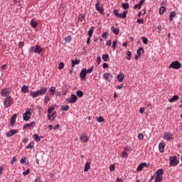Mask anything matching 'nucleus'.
<instances>
[{"instance_id": "obj_1", "label": "nucleus", "mask_w": 182, "mask_h": 182, "mask_svg": "<svg viewBox=\"0 0 182 182\" xmlns=\"http://www.w3.org/2000/svg\"><path fill=\"white\" fill-rule=\"evenodd\" d=\"M46 92H48V87H41L40 90H38L36 92L31 90L30 96H31L33 99H35V97H38V96H43V95H46Z\"/></svg>"}, {"instance_id": "obj_2", "label": "nucleus", "mask_w": 182, "mask_h": 182, "mask_svg": "<svg viewBox=\"0 0 182 182\" xmlns=\"http://www.w3.org/2000/svg\"><path fill=\"white\" fill-rule=\"evenodd\" d=\"M113 12L114 15H115L117 18H122V19H124L125 18H127L129 11L124 10L122 14H119L117 9H114Z\"/></svg>"}, {"instance_id": "obj_3", "label": "nucleus", "mask_w": 182, "mask_h": 182, "mask_svg": "<svg viewBox=\"0 0 182 182\" xmlns=\"http://www.w3.org/2000/svg\"><path fill=\"white\" fill-rule=\"evenodd\" d=\"M14 105V99L11 96L6 97L4 102L5 107H11Z\"/></svg>"}, {"instance_id": "obj_4", "label": "nucleus", "mask_w": 182, "mask_h": 182, "mask_svg": "<svg viewBox=\"0 0 182 182\" xmlns=\"http://www.w3.org/2000/svg\"><path fill=\"white\" fill-rule=\"evenodd\" d=\"M170 162H169V166L171 167H173L177 166L180 163V161L177 160V156H170L169 158Z\"/></svg>"}, {"instance_id": "obj_5", "label": "nucleus", "mask_w": 182, "mask_h": 182, "mask_svg": "<svg viewBox=\"0 0 182 182\" xmlns=\"http://www.w3.org/2000/svg\"><path fill=\"white\" fill-rule=\"evenodd\" d=\"M181 68V63L178 61H173L169 65V69H180Z\"/></svg>"}, {"instance_id": "obj_6", "label": "nucleus", "mask_w": 182, "mask_h": 182, "mask_svg": "<svg viewBox=\"0 0 182 182\" xmlns=\"http://www.w3.org/2000/svg\"><path fill=\"white\" fill-rule=\"evenodd\" d=\"M100 0H97V3L95 4V9L96 11L100 12L101 15H103L105 14V9L103 7H100Z\"/></svg>"}, {"instance_id": "obj_7", "label": "nucleus", "mask_w": 182, "mask_h": 182, "mask_svg": "<svg viewBox=\"0 0 182 182\" xmlns=\"http://www.w3.org/2000/svg\"><path fill=\"white\" fill-rule=\"evenodd\" d=\"M30 49L31 50H33L34 53H38V55H41V53L42 52V50H43V48H41V46L38 45L35 46V48H33V47H31Z\"/></svg>"}, {"instance_id": "obj_8", "label": "nucleus", "mask_w": 182, "mask_h": 182, "mask_svg": "<svg viewBox=\"0 0 182 182\" xmlns=\"http://www.w3.org/2000/svg\"><path fill=\"white\" fill-rule=\"evenodd\" d=\"M66 102H68V103H76V102H77V97L76 95L73 94L70 98L66 99Z\"/></svg>"}, {"instance_id": "obj_9", "label": "nucleus", "mask_w": 182, "mask_h": 182, "mask_svg": "<svg viewBox=\"0 0 182 182\" xmlns=\"http://www.w3.org/2000/svg\"><path fill=\"white\" fill-rule=\"evenodd\" d=\"M29 119H31V111L28 109H26V112H25L23 114V119L25 122H28V120H29Z\"/></svg>"}, {"instance_id": "obj_10", "label": "nucleus", "mask_w": 182, "mask_h": 182, "mask_svg": "<svg viewBox=\"0 0 182 182\" xmlns=\"http://www.w3.org/2000/svg\"><path fill=\"white\" fill-rule=\"evenodd\" d=\"M47 117L48 120L53 122V120H55V119H56V112L48 113Z\"/></svg>"}, {"instance_id": "obj_11", "label": "nucleus", "mask_w": 182, "mask_h": 182, "mask_svg": "<svg viewBox=\"0 0 182 182\" xmlns=\"http://www.w3.org/2000/svg\"><path fill=\"white\" fill-rule=\"evenodd\" d=\"M103 77L106 80H107V82H111L112 79H113V75L109 73H105Z\"/></svg>"}, {"instance_id": "obj_12", "label": "nucleus", "mask_w": 182, "mask_h": 182, "mask_svg": "<svg viewBox=\"0 0 182 182\" xmlns=\"http://www.w3.org/2000/svg\"><path fill=\"white\" fill-rule=\"evenodd\" d=\"M80 77L81 80H86V68L81 70L80 73Z\"/></svg>"}, {"instance_id": "obj_13", "label": "nucleus", "mask_w": 182, "mask_h": 182, "mask_svg": "<svg viewBox=\"0 0 182 182\" xmlns=\"http://www.w3.org/2000/svg\"><path fill=\"white\" fill-rule=\"evenodd\" d=\"M164 139L167 141H170L173 139V134L171 133H165L164 135Z\"/></svg>"}, {"instance_id": "obj_14", "label": "nucleus", "mask_w": 182, "mask_h": 182, "mask_svg": "<svg viewBox=\"0 0 182 182\" xmlns=\"http://www.w3.org/2000/svg\"><path fill=\"white\" fill-rule=\"evenodd\" d=\"M18 133V130L16 129H11L7 134L6 136L7 137H12V136H15Z\"/></svg>"}, {"instance_id": "obj_15", "label": "nucleus", "mask_w": 182, "mask_h": 182, "mask_svg": "<svg viewBox=\"0 0 182 182\" xmlns=\"http://www.w3.org/2000/svg\"><path fill=\"white\" fill-rule=\"evenodd\" d=\"M16 114H13L11 117V126H15V123H16Z\"/></svg>"}, {"instance_id": "obj_16", "label": "nucleus", "mask_w": 182, "mask_h": 182, "mask_svg": "<svg viewBox=\"0 0 182 182\" xmlns=\"http://www.w3.org/2000/svg\"><path fill=\"white\" fill-rule=\"evenodd\" d=\"M80 140H81V141H83V143H86L89 141V137H87L85 134H82L80 136Z\"/></svg>"}, {"instance_id": "obj_17", "label": "nucleus", "mask_w": 182, "mask_h": 182, "mask_svg": "<svg viewBox=\"0 0 182 182\" xmlns=\"http://www.w3.org/2000/svg\"><path fill=\"white\" fill-rule=\"evenodd\" d=\"M164 147H166V144L164 143H159V149L160 153H164Z\"/></svg>"}, {"instance_id": "obj_18", "label": "nucleus", "mask_w": 182, "mask_h": 182, "mask_svg": "<svg viewBox=\"0 0 182 182\" xmlns=\"http://www.w3.org/2000/svg\"><path fill=\"white\" fill-rule=\"evenodd\" d=\"M30 25L31 28H36L38 26V22L36 21V20H35V18H33L30 22Z\"/></svg>"}, {"instance_id": "obj_19", "label": "nucleus", "mask_w": 182, "mask_h": 182, "mask_svg": "<svg viewBox=\"0 0 182 182\" xmlns=\"http://www.w3.org/2000/svg\"><path fill=\"white\" fill-rule=\"evenodd\" d=\"M111 31L113 32V33H114V35H119V32H120V29L119 28H114V26H112L111 28Z\"/></svg>"}, {"instance_id": "obj_20", "label": "nucleus", "mask_w": 182, "mask_h": 182, "mask_svg": "<svg viewBox=\"0 0 182 182\" xmlns=\"http://www.w3.org/2000/svg\"><path fill=\"white\" fill-rule=\"evenodd\" d=\"M180 99V97L178 95H173V97L168 99V102L170 103H173V102H176V100H178Z\"/></svg>"}, {"instance_id": "obj_21", "label": "nucleus", "mask_w": 182, "mask_h": 182, "mask_svg": "<svg viewBox=\"0 0 182 182\" xmlns=\"http://www.w3.org/2000/svg\"><path fill=\"white\" fill-rule=\"evenodd\" d=\"M156 176L158 177H161V176H163L164 174V170L163 169H158L156 171Z\"/></svg>"}, {"instance_id": "obj_22", "label": "nucleus", "mask_w": 182, "mask_h": 182, "mask_svg": "<svg viewBox=\"0 0 182 182\" xmlns=\"http://www.w3.org/2000/svg\"><path fill=\"white\" fill-rule=\"evenodd\" d=\"M71 63H72V68H75L76 65H79L80 63V60H77L75 58V60H72Z\"/></svg>"}, {"instance_id": "obj_23", "label": "nucleus", "mask_w": 182, "mask_h": 182, "mask_svg": "<svg viewBox=\"0 0 182 182\" xmlns=\"http://www.w3.org/2000/svg\"><path fill=\"white\" fill-rule=\"evenodd\" d=\"M117 79L119 82H122L123 80H124V74L121 73L117 76Z\"/></svg>"}, {"instance_id": "obj_24", "label": "nucleus", "mask_w": 182, "mask_h": 182, "mask_svg": "<svg viewBox=\"0 0 182 182\" xmlns=\"http://www.w3.org/2000/svg\"><path fill=\"white\" fill-rule=\"evenodd\" d=\"M48 92H49V95L50 96L55 95V92H56V87H50V90Z\"/></svg>"}, {"instance_id": "obj_25", "label": "nucleus", "mask_w": 182, "mask_h": 182, "mask_svg": "<svg viewBox=\"0 0 182 182\" xmlns=\"http://www.w3.org/2000/svg\"><path fill=\"white\" fill-rule=\"evenodd\" d=\"M1 95L2 96V97H5V96H8V95H9V92L7 88L4 89L1 92Z\"/></svg>"}, {"instance_id": "obj_26", "label": "nucleus", "mask_w": 182, "mask_h": 182, "mask_svg": "<svg viewBox=\"0 0 182 182\" xmlns=\"http://www.w3.org/2000/svg\"><path fill=\"white\" fill-rule=\"evenodd\" d=\"M93 32H95V28L93 26L88 31L87 35L88 37L92 38V35H93Z\"/></svg>"}, {"instance_id": "obj_27", "label": "nucleus", "mask_w": 182, "mask_h": 182, "mask_svg": "<svg viewBox=\"0 0 182 182\" xmlns=\"http://www.w3.org/2000/svg\"><path fill=\"white\" fill-rule=\"evenodd\" d=\"M89 168H90V162H86L84 168V171H89Z\"/></svg>"}, {"instance_id": "obj_28", "label": "nucleus", "mask_w": 182, "mask_h": 182, "mask_svg": "<svg viewBox=\"0 0 182 182\" xmlns=\"http://www.w3.org/2000/svg\"><path fill=\"white\" fill-rule=\"evenodd\" d=\"M176 16V11H171L169 15V21H173V18Z\"/></svg>"}, {"instance_id": "obj_29", "label": "nucleus", "mask_w": 182, "mask_h": 182, "mask_svg": "<svg viewBox=\"0 0 182 182\" xmlns=\"http://www.w3.org/2000/svg\"><path fill=\"white\" fill-rule=\"evenodd\" d=\"M102 58L104 60V62H107V60H109V54H103L102 55Z\"/></svg>"}, {"instance_id": "obj_30", "label": "nucleus", "mask_w": 182, "mask_h": 182, "mask_svg": "<svg viewBox=\"0 0 182 182\" xmlns=\"http://www.w3.org/2000/svg\"><path fill=\"white\" fill-rule=\"evenodd\" d=\"M33 139H34L36 141H41V136L38 134H36L33 136Z\"/></svg>"}, {"instance_id": "obj_31", "label": "nucleus", "mask_w": 182, "mask_h": 182, "mask_svg": "<svg viewBox=\"0 0 182 182\" xmlns=\"http://www.w3.org/2000/svg\"><path fill=\"white\" fill-rule=\"evenodd\" d=\"M122 6L124 11H127V9L129 8V3H124L122 4Z\"/></svg>"}, {"instance_id": "obj_32", "label": "nucleus", "mask_w": 182, "mask_h": 182, "mask_svg": "<svg viewBox=\"0 0 182 182\" xmlns=\"http://www.w3.org/2000/svg\"><path fill=\"white\" fill-rule=\"evenodd\" d=\"M68 109H69V105H65V106L62 105L61 106L62 112H68Z\"/></svg>"}, {"instance_id": "obj_33", "label": "nucleus", "mask_w": 182, "mask_h": 182, "mask_svg": "<svg viewBox=\"0 0 182 182\" xmlns=\"http://www.w3.org/2000/svg\"><path fill=\"white\" fill-rule=\"evenodd\" d=\"M141 51H142V53H144V49L143 48H139L137 51H136V53L139 56H140V55H141Z\"/></svg>"}, {"instance_id": "obj_34", "label": "nucleus", "mask_w": 182, "mask_h": 182, "mask_svg": "<svg viewBox=\"0 0 182 182\" xmlns=\"http://www.w3.org/2000/svg\"><path fill=\"white\" fill-rule=\"evenodd\" d=\"M28 90V86L26 85H23L21 87V92H23V93H27Z\"/></svg>"}, {"instance_id": "obj_35", "label": "nucleus", "mask_w": 182, "mask_h": 182, "mask_svg": "<svg viewBox=\"0 0 182 182\" xmlns=\"http://www.w3.org/2000/svg\"><path fill=\"white\" fill-rule=\"evenodd\" d=\"M126 59H127V60H130L132 59V52L131 51L127 52Z\"/></svg>"}, {"instance_id": "obj_36", "label": "nucleus", "mask_w": 182, "mask_h": 182, "mask_svg": "<svg viewBox=\"0 0 182 182\" xmlns=\"http://www.w3.org/2000/svg\"><path fill=\"white\" fill-rule=\"evenodd\" d=\"M163 181L162 176H156L154 179V182H161Z\"/></svg>"}, {"instance_id": "obj_37", "label": "nucleus", "mask_w": 182, "mask_h": 182, "mask_svg": "<svg viewBox=\"0 0 182 182\" xmlns=\"http://www.w3.org/2000/svg\"><path fill=\"white\" fill-rule=\"evenodd\" d=\"M76 95L78 97H83V92L82 91L77 90Z\"/></svg>"}, {"instance_id": "obj_38", "label": "nucleus", "mask_w": 182, "mask_h": 182, "mask_svg": "<svg viewBox=\"0 0 182 182\" xmlns=\"http://www.w3.org/2000/svg\"><path fill=\"white\" fill-rule=\"evenodd\" d=\"M166 12V7L162 6L159 9V14L163 15Z\"/></svg>"}, {"instance_id": "obj_39", "label": "nucleus", "mask_w": 182, "mask_h": 182, "mask_svg": "<svg viewBox=\"0 0 182 182\" xmlns=\"http://www.w3.org/2000/svg\"><path fill=\"white\" fill-rule=\"evenodd\" d=\"M144 164H143L142 163L141 164H140L139 166H138V167H137V168H136V170H137V171H141V170H143V168H144Z\"/></svg>"}, {"instance_id": "obj_40", "label": "nucleus", "mask_w": 182, "mask_h": 182, "mask_svg": "<svg viewBox=\"0 0 182 182\" xmlns=\"http://www.w3.org/2000/svg\"><path fill=\"white\" fill-rule=\"evenodd\" d=\"M83 19H85V14H81L78 16V20L80 21V22H83Z\"/></svg>"}, {"instance_id": "obj_41", "label": "nucleus", "mask_w": 182, "mask_h": 182, "mask_svg": "<svg viewBox=\"0 0 182 182\" xmlns=\"http://www.w3.org/2000/svg\"><path fill=\"white\" fill-rule=\"evenodd\" d=\"M55 109V105L49 107L48 109V113H52V112H53Z\"/></svg>"}, {"instance_id": "obj_42", "label": "nucleus", "mask_w": 182, "mask_h": 182, "mask_svg": "<svg viewBox=\"0 0 182 182\" xmlns=\"http://www.w3.org/2000/svg\"><path fill=\"white\" fill-rule=\"evenodd\" d=\"M141 39L144 45H147V43H149V39L147 38L142 37Z\"/></svg>"}, {"instance_id": "obj_43", "label": "nucleus", "mask_w": 182, "mask_h": 182, "mask_svg": "<svg viewBox=\"0 0 182 182\" xmlns=\"http://www.w3.org/2000/svg\"><path fill=\"white\" fill-rule=\"evenodd\" d=\"M97 122H98V123H103L105 118H103V117H99L97 118Z\"/></svg>"}, {"instance_id": "obj_44", "label": "nucleus", "mask_w": 182, "mask_h": 182, "mask_svg": "<svg viewBox=\"0 0 182 182\" xmlns=\"http://www.w3.org/2000/svg\"><path fill=\"white\" fill-rule=\"evenodd\" d=\"M93 69H95V67L92 66L88 70H86L85 68V73H92L93 72Z\"/></svg>"}, {"instance_id": "obj_45", "label": "nucleus", "mask_w": 182, "mask_h": 182, "mask_svg": "<svg viewBox=\"0 0 182 182\" xmlns=\"http://www.w3.org/2000/svg\"><path fill=\"white\" fill-rule=\"evenodd\" d=\"M116 45H117V41H114L112 42V48L114 49V50H116Z\"/></svg>"}, {"instance_id": "obj_46", "label": "nucleus", "mask_w": 182, "mask_h": 182, "mask_svg": "<svg viewBox=\"0 0 182 182\" xmlns=\"http://www.w3.org/2000/svg\"><path fill=\"white\" fill-rule=\"evenodd\" d=\"M26 149H33V142H31L26 147Z\"/></svg>"}, {"instance_id": "obj_47", "label": "nucleus", "mask_w": 182, "mask_h": 182, "mask_svg": "<svg viewBox=\"0 0 182 182\" xmlns=\"http://www.w3.org/2000/svg\"><path fill=\"white\" fill-rule=\"evenodd\" d=\"M65 68V64L63 63H60L58 65V69L62 70Z\"/></svg>"}, {"instance_id": "obj_48", "label": "nucleus", "mask_w": 182, "mask_h": 182, "mask_svg": "<svg viewBox=\"0 0 182 182\" xmlns=\"http://www.w3.org/2000/svg\"><path fill=\"white\" fill-rule=\"evenodd\" d=\"M122 157H124V159H127L129 157V155H127V152H126V151H124L122 152Z\"/></svg>"}, {"instance_id": "obj_49", "label": "nucleus", "mask_w": 182, "mask_h": 182, "mask_svg": "<svg viewBox=\"0 0 182 182\" xmlns=\"http://www.w3.org/2000/svg\"><path fill=\"white\" fill-rule=\"evenodd\" d=\"M114 168H115L114 164L109 166V171H114Z\"/></svg>"}, {"instance_id": "obj_50", "label": "nucleus", "mask_w": 182, "mask_h": 182, "mask_svg": "<svg viewBox=\"0 0 182 182\" xmlns=\"http://www.w3.org/2000/svg\"><path fill=\"white\" fill-rule=\"evenodd\" d=\"M44 103H49V97L48 96H45Z\"/></svg>"}, {"instance_id": "obj_51", "label": "nucleus", "mask_w": 182, "mask_h": 182, "mask_svg": "<svg viewBox=\"0 0 182 182\" xmlns=\"http://www.w3.org/2000/svg\"><path fill=\"white\" fill-rule=\"evenodd\" d=\"M138 139L139 140H143V139H144V136L142 134H139L138 135Z\"/></svg>"}, {"instance_id": "obj_52", "label": "nucleus", "mask_w": 182, "mask_h": 182, "mask_svg": "<svg viewBox=\"0 0 182 182\" xmlns=\"http://www.w3.org/2000/svg\"><path fill=\"white\" fill-rule=\"evenodd\" d=\"M29 169H27L26 171L23 172V176H26L28 174H29Z\"/></svg>"}, {"instance_id": "obj_53", "label": "nucleus", "mask_w": 182, "mask_h": 182, "mask_svg": "<svg viewBox=\"0 0 182 182\" xmlns=\"http://www.w3.org/2000/svg\"><path fill=\"white\" fill-rule=\"evenodd\" d=\"M136 22H137V23H144V20H143V19H140V18H138L137 20H136Z\"/></svg>"}, {"instance_id": "obj_54", "label": "nucleus", "mask_w": 182, "mask_h": 182, "mask_svg": "<svg viewBox=\"0 0 182 182\" xmlns=\"http://www.w3.org/2000/svg\"><path fill=\"white\" fill-rule=\"evenodd\" d=\"M65 40L67 41V42H70V41H72V37L70 36H68V37H66L65 38Z\"/></svg>"}, {"instance_id": "obj_55", "label": "nucleus", "mask_w": 182, "mask_h": 182, "mask_svg": "<svg viewBox=\"0 0 182 182\" xmlns=\"http://www.w3.org/2000/svg\"><path fill=\"white\" fill-rule=\"evenodd\" d=\"M102 61V58L100 56H98L97 58V62L98 65H100V62Z\"/></svg>"}, {"instance_id": "obj_56", "label": "nucleus", "mask_w": 182, "mask_h": 182, "mask_svg": "<svg viewBox=\"0 0 182 182\" xmlns=\"http://www.w3.org/2000/svg\"><path fill=\"white\" fill-rule=\"evenodd\" d=\"M31 127V124H24L23 129V130H25V129H26V127Z\"/></svg>"}, {"instance_id": "obj_57", "label": "nucleus", "mask_w": 182, "mask_h": 182, "mask_svg": "<svg viewBox=\"0 0 182 182\" xmlns=\"http://www.w3.org/2000/svg\"><path fill=\"white\" fill-rule=\"evenodd\" d=\"M137 8H138V9H140L141 8V6L140 5H139V4L134 6V9H137Z\"/></svg>"}, {"instance_id": "obj_58", "label": "nucleus", "mask_w": 182, "mask_h": 182, "mask_svg": "<svg viewBox=\"0 0 182 182\" xmlns=\"http://www.w3.org/2000/svg\"><path fill=\"white\" fill-rule=\"evenodd\" d=\"M107 35H109L108 33H107V32H104L103 33H102V38H107Z\"/></svg>"}, {"instance_id": "obj_59", "label": "nucleus", "mask_w": 182, "mask_h": 182, "mask_svg": "<svg viewBox=\"0 0 182 182\" xmlns=\"http://www.w3.org/2000/svg\"><path fill=\"white\" fill-rule=\"evenodd\" d=\"M144 1L146 0H140L139 2L138 3V4L139 5V6L141 7V5H143V4H144Z\"/></svg>"}, {"instance_id": "obj_60", "label": "nucleus", "mask_w": 182, "mask_h": 182, "mask_svg": "<svg viewBox=\"0 0 182 182\" xmlns=\"http://www.w3.org/2000/svg\"><path fill=\"white\" fill-rule=\"evenodd\" d=\"M102 68H103L104 69H106V68H109V64L105 63L102 65Z\"/></svg>"}, {"instance_id": "obj_61", "label": "nucleus", "mask_w": 182, "mask_h": 182, "mask_svg": "<svg viewBox=\"0 0 182 182\" xmlns=\"http://www.w3.org/2000/svg\"><path fill=\"white\" fill-rule=\"evenodd\" d=\"M16 161V158L15 156L13 157V159L11 161V164H14Z\"/></svg>"}, {"instance_id": "obj_62", "label": "nucleus", "mask_w": 182, "mask_h": 182, "mask_svg": "<svg viewBox=\"0 0 182 182\" xmlns=\"http://www.w3.org/2000/svg\"><path fill=\"white\" fill-rule=\"evenodd\" d=\"M23 45H24V43L21 41L19 43H18V46L19 48H23Z\"/></svg>"}, {"instance_id": "obj_63", "label": "nucleus", "mask_w": 182, "mask_h": 182, "mask_svg": "<svg viewBox=\"0 0 182 182\" xmlns=\"http://www.w3.org/2000/svg\"><path fill=\"white\" fill-rule=\"evenodd\" d=\"M139 112H140L141 114L144 113V107H141V108L139 109Z\"/></svg>"}, {"instance_id": "obj_64", "label": "nucleus", "mask_w": 182, "mask_h": 182, "mask_svg": "<svg viewBox=\"0 0 182 182\" xmlns=\"http://www.w3.org/2000/svg\"><path fill=\"white\" fill-rule=\"evenodd\" d=\"M34 182H41V177H38L35 179Z\"/></svg>"}]
</instances>
